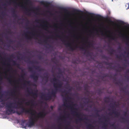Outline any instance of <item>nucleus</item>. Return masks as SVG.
Listing matches in <instances>:
<instances>
[{
	"mask_svg": "<svg viewBox=\"0 0 129 129\" xmlns=\"http://www.w3.org/2000/svg\"><path fill=\"white\" fill-rule=\"evenodd\" d=\"M44 42V43H45L46 44H47V40H45Z\"/></svg>",
	"mask_w": 129,
	"mask_h": 129,
	"instance_id": "obj_53",
	"label": "nucleus"
},
{
	"mask_svg": "<svg viewBox=\"0 0 129 129\" xmlns=\"http://www.w3.org/2000/svg\"><path fill=\"white\" fill-rule=\"evenodd\" d=\"M12 76L11 75H10L9 77H8V75L7 74H6L5 76V78L7 79L8 80L9 83L10 84L12 83V81L11 79L12 78Z\"/></svg>",
	"mask_w": 129,
	"mask_h": 129,
	"instance_id": "obj_10",
	"label": "nucleus"
},
{
	"mask_svg": "<svg viewBox=\"0 0 129 129\" xmlns=\"http://www.w3.org/2000/svg\"><path fill=\"white\" fill-rule=\"evenodd\" d=\"M24 34V36L26 37L27 39L28 40L30 39V37H28V36H26V33H25Z\"/></svg>",
	"mask_w": 129,
	"mask_h": 129,
	"instance_id": "obj_33",
	"label": "nucleus"
},
{
	"mask_svg": "<svg viewBox=\"0 0 129 129\" xmlns=\"http://www.w3.org/2000/svg\"><path fill=\"white\" fill-rule=\"evenodd\" d=\"M108 21L110 22L113 23V24H114V22L113 21H112L110 19H108Z\"/></svg>",
	"mask_w": 129,
	"mask_h": 129,
	"instance_id": "obj_41",
	"label": "nucleus"
},
{
	"mask_svg": "<svg viewBox=\"0 0 129 129\" xmlns=\"http://www.w3.org/2000/svg\"><path fill=\"white\" fill-rule=\"evenodd\" d=\"M28 70L31 72H32L33 71V68L32 67H29L28 68Z\"/></svg>",
	"mask_w": 129,
	"mask_h": 129,
	"instance_id": "obj_38",
	"label": "nucleus"
},
{
	"mask_svg": "<svg viewBox=\"0 0 129 129\" xmlns=\"http://www.w3.org/2000/svg\"><path fill=\"white\" fill-rule=\"evenodd\" d=\"M118 49L119 50H121V48L120 47H119L118 48Z\"/></svg>",
	"mask_w": 129,
	"mask_h": 129,
	"instance_id": "obj_62",
	"label": "nucleus"
},
{
	"mask_svg": "<svg viewBox=\"0 0 129 129\" xmlns=\"http://www.w3.org/2000/svg\"><path fill=\"white\" fill-rule=\"evenodd\" d=\"M12 62L14 65L16 66L17 67L19 68L20 65L19 64L17 63L16 62L14 61L13 60Z\"/></svg>",
	"mask_w": 129,
	"mask_h": 129,
	"instance_id": "obj_17",
	"label": "nucleus"
},
{
	"mask_svg": "<svg viewBox=\"0 0 129 129\" xmlns=\"http://www.w3.org/2000/svg\"><path fill=\"white\" fill-rule=\"evenodd\" d=\"M14 2V4H15L16 5H17V3H16V2Z\"/></svg>",
	"mask_w": 129,
	"mask_h": 129,
	"instance_id": "obj_64",
	"label": "nucleus"
},
{
	"mask_svg": "<svg viewBox=\"0 0 129 129\" xmlns=\"http://www.w3.org/2000/svg\"><path fill=\"white\" fill-rule=\"evenodd\" d=\"M70 88V86H69V85H68V88ZM71 87H70V88L68 91H71Z\"/></svg>",
	"mask_w": 129,
	"mask_h": 129,
	"instance_id": "obj_48",
	"label": "nucleus"
},
{
	"mask_svg": "<svg viewBox=\"0 0 129 129\" xmlns=\"http://www.w3.org/2000/svg\"><path fill=\"white\" fill-rule=\"evenodd\" d=\"M101 35H102V36H106V35L105 34H104L103 33H102V34H101Z\"/></svg>",
	"mask_w": 129,
	"mask_h": 129,
	"instance_id": "obj_50",
	"label": "nucleus"
},
{
	"mask_svg": "<svg viewBox=\"0 0 129 129\" xmlns=\"http://www.w3.org/2000/svg\"><path fill=\"white\" fill-rule=\"evenodd\" d=\"M16 91L15 88L13 89L10 92L9 91H6L4 92V93H5L6 94V95L9 94L11 96L13 97H14L16 95Z\"/></svg>",
	"mask_w": 129,
	"mask_h": 129,
	"instance_id": "obj_6",
	"label": "nucleus"
},
{
	"mask_svg": "<svg viewBox=\"0 0 129 129\" xmlns=\"http://www.w3.org/2000/svg\"><path fill=\"white\" fill-rule=\"evenodd\" d=\"M100 17L101 16L99 15H97L96 16V17L99 18H100Z\"/></svg>",
	"mask_w": 129,
	"mask_h": 129,
	"instance_id": "obj_55",
	"label": "nucleus"
},
{
	"mask_svg": "<svg viewBox=\"0 0 129 129\" xmlns=\"http://www.w3.org/2000/svg\"><path fill=\"white\" fill-rule=\"evenodd\" d=\"M27 33L28 34H32L33 35V36H34L36 35V33H35L34 34L33 33H31V32H27Z\"/></svg>",
	"mask_w": 129,
	"mask_h": 129,
	"instance_id": "obj_37",
	"label": "nucleus"
},
{
	"mask_svg": "<svg viewBox=\"0 0 129 129\" xmlns=\"http://www.w3.org/2000/svg\"><path fill=\"white\" fill-rule=\"evenodd\" d=\"M35 103V101L34 100H32L30 101H29L27 102H26V105H28L30 103H31L32 105H33L34 103Z\"/></svg>",
	"mask_w": 129,
	"mask_h": 129,
	"instance_id": "obj_16",
	"label": "nucleus"
},
{
	"mask_svg": "<svg viewBox=\"0 0 129 129\" xmlns=\"http://www.w3.org/2000/svg\"><path fill=\"white\" fill-rule=\"evenodd\" d=\"M121 56H117V57L118 58H119V59H120V58H121Z\"/></svg>",
	"mask_w": 129,
	"mask_h": 129,
	"instance_id": "obj_57",
	"label": "nucleus"
},
{
	"mask_svg": "<svg viewBox=\"0 0 129 129\" xmlns=\"http://www.w3.org/2000/svg\"><path fill=\"white\" fill-rule=\"evenodd\" d=\"M65 102H64V104H63V106H64L66 107H67V100L65 99Z\"/></svg>",
	"mask_w": 129,
	"mask_h": 129,
	"instance_id": "obj_36",
	"label": "nucleus"
},
{
	"mask_svg": "<svg viewBox=\"0 0 129 129\" xmlns=\"http://www.w3.org/2000/svg\"><path fill=\"white\" fill-rule=\"evenodd\" d=\"M27 91L29 95L32 94L33 95V97L35 98V96L36 97V98H37L38 96L37 92L38 91L37 90H36L35 91V92H30L29 90H27Z\"/></svg>",
	"mask_w": 129,
	"mask_h": 129,
	"instance_id": "obj_8",
	"label": "nucleus"
},
{
	"mask_svg": "<svg viewBox=\"0 0 129 129\" xmlns=\"http://www.w3.org/2000/svg\"><path fill=\"white\" fill-rule=\"evenodd\" d=\"M109 100V98L108 97L105 98V103H107L108 102Z\"/></svg>",
	"mask_w": 129,
	"mask_h": 129,
	"instance_id": "obj_30",
	"label": "nucleus"
},
{
	"mask_svg": "<svg viewBox=\"0 0 129 129\" xmlns=\"http://www.w3.org/2000/svg\"><path fill=\"white\" fill-rule=\"evenodd\" d=\"M20 100H22V101L19 102V101L17 102V104L19 107H15L13 105V103L10 102H7L6 103V113L8 112L9 113H8V115L10 114L11 113H16L18 115H22L23 113H30V111L31 109L27 110L24 108L23 106L22 102L25 101L24 99L22 98H20Z\"/></svg>",
	"mask_w": 129,
	"mask_h": 129,
	"instance_id": "obj_1",
	"label": "nucleus"
},
{
	"mask_svg": "<svg viewBox=\"0 0 129 129\" xmlns=\"http://www.w3.org/2000/svg\"><path fill=\"white\" fill-rule=\"evenodd\" d=\"M121 118L122 119V120H125V121H127V120H126V119H125V118H124L123 117V118Z\"/></svg>",
	"mask_w": 129,
	"mask_h": 129,
	"instance_id": "obj_52",
	"label": "nucleus"
},
{
	"mask_svg": "<svg viewBox=\"0 0 129 129\" xmlns=\"http://www.w3.org/2000/svg\"><path fill=\"white\" fill-rule=\"evenodd\" d=\"M41 26H43V27L45 26V27H48L47 25H46V24H45V25H44L41 24Z\"/></svg>",
	"mask_w": 129,
	"mask_h": 129,
	"instance_id": "obj_43",
	"label": "nucleus"
},
{
	"mask_svg": "<svg viewBox=\"0 0 129 129\" xmlns=\"http://www.w3.org/2000/svg\"><path fill=\"white\" fill-rule=\"evenodd\" d=\"M114 81H115V84H119L121 83L120 82L116 81V79L114 80Z\"/></svg>",
	"mask_w": 129,
	"mask_h": 129,
	"instance_id": "obj_35",
	"label": "nucleus"
},
{
	"mask_svg": "<svg viewBox=\"0 0 129 129\" xmlns=\"http://www.w3.org/2000/svg\"><path fill=\"white\" fill-rule=\"evenodd\" d=\"M3 106L0 105V110L1 109V108H3Z\"/></svg>",
	"mask_w": 129,
	"mask_h": 129,
	"instance_id": "obj_56",
	"label": "nucleus"
},
{
	"mask_svg": "<svg viewBox=\"0 0 129 129\" xmlns=\"http://www.w3.org/2000/svg\"><path fill=\"white\" fill-rule=\"evenodd\" d=\"M127 112H124V116H126L127 114Z\"/></svg>",
	"mask_w": 129,
	"mask_h": 129,
	"instance_id": "obj_49",
	"label": "nucleus"
},
{
	"mask_svg": "<svg viewBox=\"0 0 129 129\" xmlns=\"http://www.w3.org/2000/svg\"><path fill=\"white\" fill-rule=\"evenodd\" d=\"M21 7L25 9V11H26L28 13H29V11H30V10H28V11L27 10V9L25 7L23 6H21Z\"/></svg>",
	"mask_w": 129,
	"mask_h": 129,
	"instance_id": "obj_34",
	"label": "nucleus"
},
{
	"mask_svg": "<svg viewBox=\"0 0 129 129\" xmlns=\"http://www.w3.org/2000/svg\"><path fill=\"white\" fill-rule=\"evenodd\" d=\"M26 120H22L21 125L23 128H26V127L28 126V123H26Z\"/></svg>",
	"mask_w": 129,
	"mask_h": 129,
	"instance_id": "obj_9",
	"label": "nucleus"
},
{
	"mask_svg": "<svg viewBox=\"0 0 129 129\" xmlns=\"http://www.w3.org/2000/svg\"><path fill=\"white\" fill-rule=\"evenodd\" d=\"M12 13L13 16L16 18H17L18 17L17 14H16V11L15 9H13Z\"/></svg>",
	"mask_w": 129,
	"mask_h": 129,
	"instance_id": "obj_14",
	"label": "nucleus"
},
{
	"mask_svg": "<svg viewBox=\"0 0 129 129\" xmlns=\"http://www.w3.org/2000/svg\"><path fill=\"white\" fill-rule=\"evenodd\" d=\"M31 116L29 117V122L28 124V127H31L34 125L36 121H37L38 119L35 117L33 118V115H34L32 112L30 113Z\"/></svg>",
	"mask_w": 129,
	"mask_h": 129,
	"instance_id": "obj_3",
	"label": "nucleus"
},
{
	"mask_svg": "<svg viewBox=\"0 0 129 129\" xmlns=\"http://www.w3.org/2000/svg\"><path fill=\"white\" fill-rule=\"evenodd\" d=\"M55 36L56 37L60 39L62 41V42L64 43V45L66 46H67L69 47L70 50L72 51H73L75 49V47H72L71 45L70 44L67 43H66L65 42H66V41L64 40H62L61 38V37L58 34H56Z\"/></svg>",
	"mask_w": 129,
	"mask_h": 129,
	"instance_id": "obj_4",
	"label": "nucleus"
},
{
	"mask_svg": "<svg viewBox=\"0 0 129 129\" xmlns=\"http://www.w3.org/2000/svg\"><path fill=\"white\" fill-rule=\"evenodd\" d=\"M60 9L63 11L65 13H67L68 12V10L65 8H60Z\"/></svg>",
	"mask_w": 129,
	"mask_h": 129,
	"instance_id": "obj_22",
	"label": "nucleus"
},
{
	"mask_svg": "<svg viewBox=\"0 0 129 129\" xmlns=\"http://www.w3.org/2000/svg\"><path fill=\"white\" fill-rule=\"evenodd\" d=\"M95 111L96 112L95 115L96 117H99L100 115L99 113V111L97 109H95Z\"/></svg>",
	"mask_w": 129,
	"mask_h": 129,
	"instance_id": "obj_19",
	"label": "nucleus"
},
{
	"mask_svg": "<svg viewBox=\"0 0 129 129\" xmlns=\"http://www.w3.org/2000/svg\"><path fill=\"white\" fill-rule=\"evenodd\" d=\"M112 114H114L115 117H118L120 115V113L117 112L115 111L114 110H113L112 112Z\"/></svg>",
	"mask_w": 129,
	"mask_h": 129,
	"instance_id": "obj_12",
	"label": "nucleus"
},
{
	"mask_svg": "<svg viewBox=\"0 0 129 129\" xmlns=\"http://www.w3.org/2000/svg\"><path fill=\"white\" fill-rule=\"evenodd\" d=\"M111 77V76H108V75L107 74H105L104 75V77Z\"/></svg>",
	"mask_w": 129,
	"mask_h": 129,
	"instance_id": "obj_39",
	"label": "nucleus"
},
{
	"mask_svg": "<svg viewBox=\"0 0 129 129\" xmlns=\"http://www.w3.org/2000/svg\"><path fill=\"white\" fill-rule=\"evenodd\" d=\"M27 61H29L31 64H32L33 63V61H30L29 59H28Z\"/></svg>",
	"mask_w": 129,
	"mask_h": 129,
	"instance_id": "obj_46",
	"label": "nucleus"
},
{
	"mask_svg": "<svg viewBox=\"0 0 129 129\" xmlns=\"http://www.w3.org/2000/svg\"><path fill=\"white\" fill-rule=\"evenodd\" d=\"M78 48H80L81 50H85V52L84 53V54L87 53L89 54H90L89 51H87L83 47H81L79 46L78 47Z\"/></svg>",
	"mask_w": 129,
	"mask_h": 129,
	"instance_id": "obj_13",
	"label": "nucleus"
},
{
	"mask_svg": "<svg viewBox=\"0 0 129 129\" xmlns=\"http://www.w3.org/2000/svg\"><path fill=\"white\" fill-rule=\"evenodd\" d=\"M45 74H46V75L44 76V78H45L46 80V81L47 82L48 81V75L47 73H45Z\"/></svg>",
	"mask_w": 129,
	"mask_h": 129,
	"instance_id": "obj_28",
	"label": "nucleus"
},
{
	"mask_svg": "<svg viewBox=\"0 0 129 129\" xmlns=\"http://www.w3.org/2000/svg\"><path fill=\"white\" fill-rule=\"evenodd\" d=\"M73 110L74 111H73L74 112V113L75 114V115L78 118L79 121H83V119L82 118L80 117L81 115V114L80 113H78L76 111H77L78 109L76 108H73Z\"/></svg>",
	"mask_w": 129,
	"mask_h": 129,
	"instance_id": "obj_5",
	"label": "nucleus"
},
{
	"mask_svg": "<svg viewBox=\"0 0 129 129\" xmlns=\"http://www.w3.org/2000/svg\"><path fill=\"white\" fill-rule=\"evenodd\" d=\"M107 127V124L105 122H103V128L105 129H106Z\"/></svg>",
	"mask_w": 129,
	"mask_h": 129,
	"instance_id": "obj_20",
	"label": "nucleus"
},
{
	"mask_svg": "<svg viewBox=\"0 0 129 129\" xmlns=\"http://www.w3.org/2000/svg\"><path fill=\"white\" fill-rule=\"evenodd\" d=\"M34 67L36 69L39 71H41L44 70L43 69L40 68V67L39 66L35 67V66H34Z\"/></svg>",
	"mask_w": 129,
	"mask_h": 129,
	"instance_id": "obj_15",
	"label": "nucleus"
},
{
	"mask_svg": "<svg viewBox=\"0 0 129 129\" xmlns=\"http://www.w3.org/2000/svg\"><path fill=\"white\" fill-rule=\"evenodd\" d=\"M68 93V92H67L66 93L65 95H67V96L66 98L68 99H71V98L70 97H69L68 95L67 94Z\"/></svg>",
	"mask_w": 129,
	"mask_h": 129,
	"instance_id": "obj_32",
	"label": "nucleus"
},
{
	"mask_svg": "<svg viewBox=\"0 0 129 129\" xmlns=\"http://www.w3.org/2000/svg\"><path fill=\"white\" fill-rule=\"evenodd\" d=\"M40 126L42 128H43V124H40Z\"/></svg>",
	"mask_w": 129,
	"mask_h": 129,
	"instance_id": "obj_45",
	"label": "nucleus"
},
{
	"mask_svg": "<svg viewBox=\"0 0 129 129\" xmlns=\"http://www.w3.org/2000/svg\"><path fill=\"white\" fill-rule=\"evenodd\" d=\"M0 41L1 42H3V39L2 38H1L0 39Z\"/></svg>",
	"mask_w": 129,
	"mask_h": 129,
	"instance_id": "obj_59",
	"label": "nucleus"
},
{
	"mask_svg": "<svg viewBox=\"0 0 129 129\" xmlns=\"http://www.w3.org/2000/svg\"><path fill=\"white\" fill-rule=\"evenodd\" d=\"M78 120L77 119H76V120H75V122H76V123H77V122H78Z\"/></svg>",
	"mask_w": 129,
	"mask_h": 129,
	"instance_id": "obj_63",
	"label": "nucleus"
},
{
	"mask_svg": "<svg viewBox=\"0 0 129 129\" xmlns=\"http://www.w3.org/2000/svg\"><path fill=\"white\" fill-rule=\"evenodd\" d=\"M105 64H106L109 65L110 67H111V65L112 64V63H109L108 62H105Z\"/></svg>",
	"mask_w": 129,
	"mask_h": 129,
	"instance_id": "obj_29",
	"label": "nucleus"
},
{
	"mask_svg": "<svg viewBox=\"0 0 129 129\" xmlns=\"http://www.w3.org/2000/svg\"><path fill=\"white\" fill-rule=\"evenodd\" d=\"M74 11L75 12L77 13H82L83 12L82 11L77 9L75 10Z\"/></svg>",
	"mask_w": 129,
	"mask_h": 129,
	"instance_id": "obj_18",
	"label": "nucleus"
},
{
	"mask_svg": "<svg viewBox=\"0 0 129 129\" xmlns=\"http://www.w3.org/2000/svg\"><path fill=\"white\" fill-rule=\"evenodd\" d=\"M84 90L85 91H86V92L88 93L89 92V91H88V86L87 85H85L84 87Z\"/></svg>",
	"mask_w": 129,
	"mask_h": 129,
	"instance_id": "obj_23",
	"label": "nucleus"
},
{
	"mask_svg": "<svg viewBox=\"0 0 129 129\" xmlns=\"http://www.w3.org/2000/svg\"><path fill=\"white\" fill-rule=\"evenodd\" d=\"M88 45H89L91 46H92V43H91L90 42H88Z\"/></svg>",
	"mask_w": 129,
	"mask_h": 129,
	"instance_id": "obj_47",
	"label": "nucleus"
},
{
	"mask_svg": "<svg viewBox=\"0 0 129 129\" xmlns=\"http://www.w3.org/2000/svg\"><path fill=\"white\" fill-rule=\"evenodd\" d=\"M26 3L27 4H29L30 5H32V2L30 0H25Z\"/></svg>",
	"mask_w": 129,
	"mask_h": 129,
	"instance_id": "obj_27",
	"label": "nucleus"
},
{
	"mask_svg": "<svg viewBox=\"0 0 129 129\" xmlns=\"http://www.w3.org/2000/svg\"><path fill=\"white\" fill-rule=\"evenodd\" d=\"M25 73H24L22 74L21 76V77L22 79L23 80H24V77L25 76Z\"/></svg>",
	"mask_w": 129,
	"mask_h": 129,
	"instance_id": "obj_31",
	"label": "nucleus"
},
{
	"mask_svg": "<svg viewBox=\"0 0 129 129\" xmlns=\"http://www.w3.org/2000/svg\"><path fill=\"white\" fill-rule=\"evenodd\" d=\"M121 90L123 91H124V89L123 88H122L121 89Z\"/></svg>",
	"mask_w": 129,
	"mask_h": 129,
	"instance_id": "obj_61",
	"label": "nucleus"
},
{
	"mask_svg": "<svg viewBox=\"0 0 129 129\" xmlns=\"http://www.w3.org/2000/svg\"><path fill=\"white\" fill-rule=\"evenodd\" d=\"M53 80L54 81L56 82V81L57 80V79L55 77H54L53 79Z\"/></svg>",
	"mask_w": 129,
	"mask_h": 129,
	"instance_id": "obj_40",
	"label": "nucleus"
},
{
	"mask_svg": "<svg viewBox=\"0 0 129 129\" xmlns=\"http://www.w3.org/2000/svg\"><path fill=\"white\" fill-rule=\"evenodd\" d=\"M106 36L112 40H115V37L114 36H110L108 35H107Z\"/></svg>",
	"mask_w": 129,
	"mask_h": 129,
	"instance_id": "obj_21",
	"label": "nucleus"
},
{
	"mask_svg": "<svg viewBox=\"0 0 129 129\" xmlns=\"http://www.w3.org/2000/svg\"><path fill=\"white\" fill-rule=\"evenodd\" d=\"M62 83H60L59 82L58 83H54L53 86L55 88V90L52 91L51 93V95H48L47 96L48 98H47L45 96L44 94H43L42 96V99H44L45 100H50L52 99V97L55 98L56 97V92L57 91H60V89L62 88Z\"/></svg>",
	"mask_w": 129,
	"mask_h": 129,
	"instance_id": "obj_2",
	"label": "nucleus"
},
{
	"mask_svg": "<svg viewBox=\"0 0 129 129\" xmlns=\"http://www.w3.org/2000/svg\"><path fill=\"white\" fill-rule=\"evenodd\" d=\"M38 43L40 44H42L41 40H38Z\"/></svg>",
	"mask_w": 129,
	"mask_h": 129,
	"instance_id": "obj_42",
	"label": "nucleus"
},
{
	"mask_svg": "<svg viewBox=\"0 0 129 129\" xmlns=\"http://www.w3.org/2000/svg\"><path fill=\"white\" fill-rule=\"evenodd\" d=\"M30 77L33 79L35 82H37L39 76L35 73H34L30 75Z\"/></svg>",
	"mask_w": 129,
	"mask_h": 129,
	"instance_id": "obj_7",
	"label": "nucleus"
},
{
	"mask_svg": "<svg viewBox=\"0 0 129 129\" xmlns=\"http://www.w3.org/2000/svg\"><path fill=\"white\" fill-rule=\"evenodd\" d=\"M40 20L41 21H42L43 22V23H44L45 22H47V21H45L44 20Z\"/></svg>",
	"mask_w": 129,
	"mask_h": 129,
	"instance_id": "obj_60",
	"label": "nucleus"
},
{
	"mask_svg": "<svg viewBox=\"0 0 129 129\" xmlns=\"http://www.w3.org/2000/svg\"><path fill=\"white\" fill-rule=\"evenodd\" d=\"M115 50H114L112 48H111L110 49V54H113V52H115Z\"/></svg>",
	"mask_w": 129,
	"mask_h": 129,
	"instance_id": "obj_24",
	"label": "nucleus"
},
{
	"mask_svg": "<svg viewBox=\"0 0 129 129\" xmlns=\"http://www.w3.org/2000/svg\"><path fill=\"white\" fill-rule=\"evenodd\" d=\"M46 113L44 111H42L38 114L39 117L42 118H43L46 115Z\"/></svg>",
	"mask_w": 129,
	"mask_h": 129,
	"instance_id": "obj_11",
	"label": "nucleus"
},
{
	"mask_svg": "<svg viewBox=\"0 0 129 129\" xmlns=\"http://www.w3.org/2000/svg\"><path fill=\"white\" fill-rule=\"evenodd\" d=\"M119 68L121 69L122 70H123L124 69L123 67L120 66L119 67Z\"/></svg>",
	"mask_w": 129,
	"mask_h": 129,
	"instance_id": "obj_51",
	"label": "nucleus"
},
{
	"mask_svg": "<svg viewBox=\"0 0 129 129\" xmlns=\"http://www.w3.org/2000/svg\"><path fill=\"white\" fill-rule=\"evenodd\" d=\"M30 83V82L29 81L24 80V83L23 84L24 86H25L26 85V84H29Z\"/></svg>",
	"mask_w": 129,
	"mask_h": 129,
	"instance_id": "obj_26",
	"label": "nucleus"
},
{
	"mask_svg": "<svg viewBox=\"0 0 129 129\" xmlns=\"http://www.w3.org/2000/svg\"><path fill=\"white\" fill-rule=\"evenodd\" d=\"M119 23L121 24H123L124 23V22L121 21H120Z\"/></svg>",
	"mask_w": 129,
	"mask_h": 129,
	"instance_id": "obj_44",
	"label": "nucleus"
},
{
	"mask_svg": "<svg viewBox=\"0 0 129 129\" xmlns=\"http://www.w3.org/2000/svg\"><path fill=\"white\" fill-rule=\"evenodd\" d=\"M88 13V14H89V15H91V16H92V15H93V14H92V13Z\"/></svg>",
	"mask_w": 129,
	"mask_h": 129,
	"instance_id": "obj_58",
	"label": "nucleus"
},
{
	"mask_svg": "<svg viewBox=\"0 0 129 129\" xmlns=\"http://www.w3.org/2000/svg\"><path fill=\"white\" fill-rule=\"evenodd\" d=\"M93 127V126L91 124H89L87 126V128L88 129H92L91 128Z\"/></svg>",
	"mask_w": 129,
	"mask_h": 129,
	"instance_id": "obj_25",
	"label": "nucleus"
},
{
	"mask_svg": "<svg viewBox=\"0 0 129 129\" xmlns=\"http://www.w3.org/2000/svg\"><path fill=\"white\" fill-rule=\"evenodd\" d=\"M103 58H105L106 59H107V58H108L106 56L104 55L103 56Z\"/></svg>",
	"mask_w": 129,
	"mask_h": 129,
	"instance_id": "obj_54",
	"label": "nucleus"
}]
</instances>
